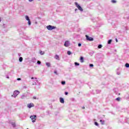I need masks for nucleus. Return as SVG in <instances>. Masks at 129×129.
<instances>
[{
  "mask_svg": "<svg viewBox=\"0 0 129 129\" xmlns=\"http://www.w3.org/2000/svg\"><path fill=\"white\" fill-rule=\"evenodd\" d=\"M20 94V91L18 90H15L14 92H13V94L12 95V97H14V98H16L18 95Z\"/></svg>",
  "mask_w": 129,
  "mask_h": 129,
  "instance_id": "1",
  "label": "nucleus"
},
{
  "mask_svg": "<svg viewBox=\"0 0 129 129\" xmlns=\"http://www.w3.org/2000/svg\"><path fill=\"white\" fill-rule=\"evenodd\" d=\"M75 5H76V7H77V8L78 9L79 11H81V12H83V9H82V7H81V6H80L78 4V3L75 2Z\"/></svg>",
  "mask_w": 129,
  "mask_h": 129,
  "instance_id": "2",
  "label": "nucleus"
},
{
  "mask_svg": "<svg viewBox=\"0 0 129 129\" xmlns=\"http://www.w3.org/2000/svg\"><path fill=\"white\" fill-rule=\"evenodd\" d=\"M46 29H47V30H48L49 31H51V30H54L56 29V27L53 26L52 25H48L46 26Z\"/></svg>",
  "mask_w": 129,
  "mask_h": 129,
  "instance_id": "3",
  "label": "nucleus"
},
{
  "mask_svg": "<svg viewBox=\"0 0 129 129\" xmlns=\"http://www.w3.org/2000/svg\"><path fill=\"white\" fill-rule=\"evenodd\" d=\"M36 118H37V116H36V115H33L30 116V118L32 120V122H36Z\"/></svg>",
  "mask_w": 129,
  "mask_h": 129,
  "instance_id": "4",
  "label": "nucleus"
},
{
  "mask_svg": "<svg viewBox=\"0 0 129 129\" xmlns=\"http://www.w3.org/2000/svg\"><path fill=\"white\" fill-rule=\"evenodd\" d=\"M86 39L88 41H93V38L92 37H89L88 35H86Z\"/></svg>",
  "mask_w": 129,
  "mask_h": 129,
  "instance_id": "5",
  "label": "nucleus"
},
{
  "mask_svg": "<svg viewBox=\"0 0 129 129\" xmlns=\"http://www.w3.org/2000/svg\"><path fill=\"white\" fill-rule=\"evenodd\" d=\"M34 105L33 103H29L27 105V107H28V108H31V107H34Z\"/></svg>",
  "mask_w": 129,
  "mask_h": 129,
  "instance_id": "6",
  "label": "nucleus"
},
{
  "mask_svg": "<svg viewBox=\"0 0 129 129\" xmlns=\"http://www.w3.org/2000/svg\"><path fill=\"white\" fill-rule=\"evenodd\" d=\"M69 45H70L69 41H67L65 42L64 46H65V47H69Z\"/></svg>",
  "mask_w": 129,
  "mask_h": 129,
  "instance_id": "7",
  "label": "nucleus"
},
{
  "mask_svg": "<svg viewBox=\"0 0 129 129\" xmlns=\"http://www.w3.org/2000/svg\"><path fill=\"white\" fill-rule=\"evenodd\" d=\"M80 60L81 63H83V62H84V58L83 56L80 57Z\"/></svg>",
  "mask_w": 129,
  "mask_h": 129,
  "instance_id": "8",
  "label": "nucleus"
},
{
  "mask_svg": "<svg viewBox=\"0 0 129 129\" xmlns=\"http://www.w3.org/2000/svg\"><path fill=\"white\" fill-rule=\"evenodd\" d=\"M59 100L61 103H64V99L63 98H60Z\"/></svg>",
  "mask_w": 129,
  "mask_h": 129,
  "instance_id": "9",
  "label": "nucleus"
},
{
  "mask_svg": "<svg viewBox=\"0 0 129 129\" xmlns=\"http://www.w3.org/2000/svg\"><path fill=\"white\" fill-rule=\"evenodd\" d=\"M54 58L56 60H60V58L59 57V55H55V56H54Z\"/></svg>",
  "mask_w": 129,
  "mask_h": 129,
  "instance_id": "10",
  "label": "nucleus"
},
{
  "mask_svg": "<svg viewBox=\"0 0 129 129\" xmlns=\"http://www.w3.org/2000/svg\"><path fill=\"white\" fill-rule=\"evenodd\" d=\"M25 19L27 21H29L30 20V18H29L28 16H25Z\"/></svg>",
  "mask_w": 129,
  "mask_h": 129,
  "instance_id": "11",
  "label": "nucleus"
},
{
  "mask_svg": "<svg viewBox=\"0 0 129 129\" xmlns=\"http://www.w3.org/2000/svg\"><path fill=\"white\" fill-rule=\"evenodd\" d=\"M46 65L47 66V67H50V66H51V64L49 62H46Z\"/></svg>",
  "mask_w": 129,
  "mask_h": 129,
  "instance_id": "12",
  "label": "nucleus"
},
{
  "mask_svg": "<svg viewBox=\"0 0 129 129\" xmlns=\"http://www.w3.org/2000/svg\"><path fill=\"white\" fill-rule=\"evenodd\" d=\"M111 42H112V40L110 39L108 41V44H111Z\"/></svg>",
  "mask_w": 129,
  "mask_h": 129,
  "instance_id": "13",
  "label": "nucleus"
},
{
  "mask_svg": "<svg viewBox=\"0 0 129 129\" xmlns=\"http://www.w3.org/2000/svg\"><path fill=\"white\" fill-rule=\"evenodd\" d=\"M98 49H101L102 48V45L101 44H100L98 46Z\"/></svg>",
  "mask_w": 129,
  "mask_h": 129,
  "instance_id": "14",
  "label": "nucleus"
},
{
  "mask_svg": "<svg viewBox=\"0 0 129 129\" xmlns=\"http://www.w3.org/2000/svg\"><path fill=\"white\" fill-rule=\"evenodd\" d=\"M12 125L13 126V127H16V123L12 122Z\"/></svg>",
  "mask_w": 129,
  "mask_h": 129,
  "instance_id": "15",
  "label": "nucleus"
},
{
  "mask_svg": "<svg viewBox=\"0 0 129 129\" xmlns=\"http://www.w3.org/2000/svg\"><path fill=\"white\" fill-rule=\"evenodd\" d=\"M116 100L117 101H120V97H118V98H116Z\"/></svg>",
  "mask_w": 129,
  "mask_h": 129,
  "instance_id": "16",
  "label": "nucleus"
},
{
  "mask_svg": "<svg viewBox=\"0 0 129 129\" xmlns=\"http://www.w3.org/2000/svg\"><path fill=\"white\" fill-rule=\"evenodd\" d=\"M19 61H20V62H22L23 61V57H20L19 58Z\"/></svg>",
  "mask_w": 129,
  "mask_h": 129,
  "instance_id": "17",
  "label": "nucleus"
},
{
  "mask_svg": "<svg viewBox=\"0 0 129 129\" xmlns=\"http://www.w3.org/2000/svg\"><path fill=\"white\" fill-rule=\"evenodd\" d=\"M100 121L101 123V124H104V121H103L102 120H100Z\"/></svg>",
  "mask_w": 129,
  "mask_h": 129,
  "instance_id": "18",
  "label": "nucleus"
},
{
  "mask_svg": "<svg viewBox=\"0 0 129 129\" xmlns=\"http://www.w3.org/2000/svg\"><path fill=\"white\" fill-rule=\"evenodd\" d=\"M125 67L126 68H128L129 67V64L128 63H126L125 65Z\"/></svg>",
  "mask_w": 129,
  "mask_h": 129,
  "instance_id": "19",
  "label": "nucleus"
},
{
  "mask_svg": "<svg viewBox=\"0 0 129 129\" xmlns=\"http://www.w3.org/2000/svg\"><path fill=\"white\" fill-rule=\"evenodd\" d=\"M40 53L41 54V55H44V54H45V52L44 51H40Z\"/></svg>",
  "mask_w": 129,
  "mask_h": 129,
  "instance_id": "20",
  "label": "nucleus"
},
{
  "mask_svg": "<svg viewBox=\"0 0 129 129\" xmlns=\"http://www.w3.org/2000/svg\"><path fill=\"white\" fill-rule=\"evenodd\" d=\"M75 65L76 66H79V63L78 62H75Z\"/></svg>",
  "mask_w": 129,
  "mask_h": 129,
  "instance_id": "21",
  "label": "nucleus"
},
{
  "mask_svg": "<svg viewBox=\"0 0 129 129\" xmlns=\"http://www.w3.org/2000/svg\"><path fill=\"white\" fill-rule=\"evenodd\" d=\"M61 84H62V85H65V84H66L65 81H62Z\"/></svg>",
  "mask_w": 129,
  "mask_h": 129,
  "instance_id": "22",
  "label": "nucleus"
},
{
  "mask_svg": "<svg viewBox=\"0 0 129 129\" xmlns=\"http://www.w3.org/2000/svg\"><path fill=\"white\" fill-rule=\"evenodd\" d=\"M111 2L113 3V4H115V3H116V1L115 0H112Z\"/></svg>",
  "mask_w": 129,
  "mask_h": 129,
  "instance_id": "23",
  "label": "nucleus"
},
{
  "mask_svg": "<svg viewBox=\"0 0 129 129\" xmlns=\"http://www.w3.org/2000/svg\"><path fill=\"white\" fill-rule=\"evenodd\" d=\"M68 55H71V51H68Z\"/></svg>",
  "mask_w": 129,
  "mask_h": 129,
  "instance_id": "24",
  "label": "nucleus"
},
{
  "mask_svg": "<svg viewBox=\"0 0 129 129\" xmlns=\"http://www.w3.org/2000/svg\"><path fill=\"white\" fill-rule=\"evenodd\" d=\"M96 92H97V93H100V92H101V91H100V90H97L96 91Z\"/></svg>",
  "mask_w": 129,
  "mask_h": 129,
  "instance_id": "25",
  "label": "nucleus"
},
{
  "mask_svg": "<svg viewBox=\"0 0 129 129\" xmlns=\"http://www.w3.org/2000/svg\"><path fill=\"white\" fill-rule=\"evenodd\" d=\"M25 97H26V96L25 95L21 96L22 99H24V98H25Z\"/></svg>",
  "mask_w": 129,
  "mask_h": 129,
  "instance_id": "26",
  "label": "nucleus"
},
{
  "mask_svg": "<svg viewBox=\"0 0 129 129\" xmlns=\"http://www.w3.org/2000/svg\"><path fill=\"white\" fill-rule=\"evenodd\" d=\"M28 25H29V26L31 25V21H30V20H28Z\"/></svg>",
  "mask_w": 129,
  "mask_h": 129,
  "instance_id": "27",
  "label": "nucleus"
},
{
  "mask_svg": "<svg viewBox=\"0 0 129 129\" xmlns=\"http://www.w3.org/2000/svg\"><path fill=\"white\" fill-rule=\"evenodd\" d=\"M34 84H35V85H37V84H39V82H35V84H33V85H34Z\"/></svg>",
  "mask_w": 129,
  "mask_h": 129,
  "instance_id": "28",
  "label": "nucleus"
},
{
  "mask_svg": "<svg viewBox=\"0 0 129 129\" xmlns=\"http://www.w3.org/2000/svg\"><path fill=\"white\" fill-rule=\"evenodd\" d=\"M95 125H96L97 126H98V123H97V122H95Z\"/></svg>",
  "mask_w": 129,
  "mask_h": 129,
  "instance_id": "29",
  "label": "nucleus"
},
{
  "mask_svg": "<svg viewBox=\"0 0 129 129\" xmlns=\"http://www.w3.org/2000/svg\"><path fill=\"white\" fill-rule=\"evenodd\" d=\"M37 64H39L40 65V64H41V61L40 60H38Z\"/></svg>",
  "mask_w": 129,
  "mask_h": 129,
  "instance_id": "30",
  "label": "nucleus"
},
{
  "mask_svg": "<svg viewBox=\"0 0 129 129\" xmlns=\"http://www.w3.org/2000/svg\"><path fill=\"white\" fill-rule=\"evenodd\" d=\"M33 99H39V98H37V97L36 96H34L33 97Z\"/></svg>",
  "mask_w": 129,
  "mask_h": 129,
  "instance_id": "31",
  "label": "nucleus"
},
{
  "mask_svg": "<svg viewBox=\"0 0 129 129\" xmlns=\"http://www.w3.org/2000/svg\"><path fill=\"white\" fill-rule=\"evenodd\" d=\"M54 73L55 74H56V75H58V74L57 73V71H54Z\"/></svg>",
  "mask_w": 129,
  "mask_h": 129,
  "instance_id": "32",
  "label": "nucleus"
},
{
  "mask_svg": "<svg viewBox=\"0 0 129 129\" xmlns=\"http://www.w3.org/2000/svg\"><path fill=\"white\" fill-rule=\"evenodd\" d=\"M90 67H93V64H90Z\"/></svg>",
  "mask_w": 129,
  "mask_h": 129,
  "instance_id": "33",
  "label": "nucleus"
},
{
  "mask_svg": "<svg viewBox=\"0 0 129 129\" xmlns=\"http://www.w3.org/2000/svg\"><path fill=\"white\" fill-rule=\"evenodd\" d=\"M78 46L79 47H81V43H79Z\"/></svg>",
  "mask_w": 129,
  "mask_h": 129,
  "instance_id": "34",
  "label": "nucleus"
},
{
  "mask_svg": "<svg viewBox=\"0 0 129 129\" xmlns=\"http://www.w3.org/2000/svg\"><path fill=\"white\" fill-rule=\"evenodd\" d=\"M68 94V92H65V95H67Z\"/></svg>",
  "mask_w": 129,
  "mask_h": 129,
  "instance_id": "35",
  "label": "nucleus"
},
{
  "mask_svg": "<svg viewBox=\"0 0 129 129\" xmlns=\"http://www.w3.org/2000/svg\"><path fill=\"white\" fill-rule=\"evenodd\" d=\"M28 1H29V2H33L34 0H28Z\"/></svg>",
  "mask_w": 129,
  "mask_h": 129,
  "instance_id": "36",
  "label": "nucleus"
},
{
  "mask_svg": "<svg viewBox=\"0 0 129 129\" xmlns=\"http://www.w3.org/2000/svg\"><path fill=\"white\" fill-rule=\"evenodd\" d=\"M115 40H116V42H118V41L117 40V38H116Z\"/></svg>",
  "mask_w": 129,
  "mask_h": 129,
  "instance_id": "37",
  "label": "nucleus"
},
{
  "mask_svg": "<svg viewBox=\"0 0 129 129\" xmlns=\"http://www.w3.org/2000/svg\"><path fill=\"white\" fill-rule=\"evenodd\" d=\"M17 80H21V78H18Z\"/></svg>",
  "mask_w": 129,
  "mask_h": 129,
  "instance_id": "38",
  "label": "nucleus"
},
{
  "mask_svg": "<svg viewBox=\"0 0 129 129\" xmlns=\"http://www.w3.org/2000/svg\"><path fill=\"white\" fill-rule=\"evenodd\" d=\"M1 22H2V19H1V17H0V23Z\"/></svg>",
  "mask_w": 129,
  "mask_h": 129,
  "instance_id": "39",
  "label": "nucleus"
},
{
  "mask_svg": "<svg viewBox=\"0 0 129 129\" xmlns=\"http://www.w3.org/2000/svg\"><path fill=\"white\" fill-rule=\"evenodd\" d=\"M31 79H34V77H32V78H31Z\"/></svg>",
  "mask_w": 129,
  "mask_h": 129,
  "instance_id": "40",
  "label": "nucleus"
},
{
  "mask_svg": "<svg viewBox=\"0 0 129 129\" xmlns=\"http://www.w3.org/2000/svg\"><path fill=\"white\" fill-rule=\"evenodd\" d=\"M83 108H85V107H83Z\"/></svg>",
  "mask_w": 129,
  "mask_h": 129,
  "instance_id": "41",
  "label": "nucleus"
},
{
  "mask_svg": "<svg viewBox=\"0 0 129 129\" xmlns=\"http://www.w3.org/2000/svg\"><path fill=\"white\" fill-rule=\"evenodd\" d=\"M7 78H10L9 77H8Z\"/></svg>",
  "mask_w": 129,
  "mask_h": 129,
  "instance_id": "42",
  "label": "nucleus"
},
{
  "mask_svg": "<svg viewBox=\"0 0 129 129\" xmlns=\"http://www.w3.org/2000/svg\"><path fill=\"white\" fill-rule=\"evenodd\" d=\"M77 9H76V11L77 10Z\"/></svg>",
  "mask_w": 129,
  "mask_h": 129,
  "instance_id": "43",
  "label": "nucleus"
}]
</instances>
